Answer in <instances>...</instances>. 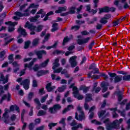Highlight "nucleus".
<instances>
[{
    "label": "nucleus",
    "instance_id": "1",
    "mask_svg": "<svg viewBox=\"0 0 130 130\" xmlns=\"http://www.w3.org/2000/svg\"><path fill=\"white\" fill-rule=\"evenodd\" d=\"M108 75H109L110 78V81L111 83L113 82V78H114V82L115 84H117V83H119V82H121V81H124V82H126L127 81H130V74L128 75H117L115 73H111L108 72Z\"/></svg>",
    "mask_w": 130,
    "mask_h": 130
},
{
    "label": "nucleus",
    "instance_id": "43",
    "mask_svg": "<svg viewBox=\"0 0 130 130\" xmlns=\"http://www.w3.org/2000/svg\"><path fill=\"white\" fill-rule=\"evenodd\" d=\"M5 25H9V26H16L18 25V22H12V21H8L5 22Z\"/></svg>",
    "mask_w": 130,
    "mask_h": 130
},
{
    "label": "nucleus",
    "instance_id": "60",
    "mask_svg": "<svg viewBox=\"0 0 130 130\" xmlns=\"http://www.w3.org/2000/svg\"><path fill=\"white\" fill-rule=\"evenodd\" d=\"M38 7H39V5H35V4L34 3H32V4H31L29 6V9L30 8H32V9H35V8H38Z\"/></svg>",
    "mask_w": 130,
    "mask_h": 130
},
{
    "label": "nucleus",
    "instance_id": "33",
    "mask_svg": "<svg viewBox=\"0 0 130 130\" xmlns=\"http://www.w3.org/2000/svg\"><path fill=\"white\" fill-rule=\"evenodd\" d=\"M123 121L122 118H120L119 120L116 119L113 121V124L115 125L116 126H117L120 123H121Z\"/></svg>",
    "mask_w": 130,
    "mask_h": 130
},
{
    "label": "nucleus",
    "instance_id": "24",
    "mask_svg": "<svg viewBox=\"0 0 130 130\" xmlns=\"http://www.w3.org/2000/svg\"><path fill=\"white\" fill-rule=\"evenodd\" d=\"M111 111H114V113H113V118H117L118 117V114L115 112L117 111V108H112L109 109Z\"/></svg>",
    "mask_w": 130,
    "mask_h": 130
},
{
    "label": "nucleus",
    "instance_id": "57",
    "mask_svg": "<svg viewBox=\"0 0 130 130\" xmlns=\"http://www.w3.org/2000/svg\"><path fill=\"white\" fill-rule=\"evenodd\" d=\"M97 67V65L95 63H91L89 67V70H94Z\"/></svg>",
    "mask_w": 130,
    "mask_h": 130
},
{
    "label": "nucleus",
    "instance_id": "2",
    "mask_svg": "<svg viewBox=\"0 0 130 130\" xmlns=\"http://www.w3.org/2000/svg\"><path fill=\"white\" fill-rule=\"evenodd\" d=\"M113 95H117L118 98V101L120 105L123 106V105H125V104H126V103H127V100H128L127 99H124L122 101V99H123V96H122V91L120 90L115 91L114 92Z\"/></svg>",
    "mask_w": 130,
    "mask_h": 130
},
{
    "label": "nucleus",
    "instance_id": "9",
    "mask_svg": "<svg viewBox=\"0 0 130 130\" xmlns=\"http://www.w3.org/2000/svg\"><path fill=\"white\" fill-rule=\"evenodd\" d=\"M12 98V95L10 92L8 93V94H4L3 96L0 100V104H3V102H4V100L7 99V102H10L11 101V99Z\"/></svg>",
    "mask_w": 130,
    "mask_h": 130
},
{
    "label": "nucleus",
    "instance_id": "14",
    "mask_svg": "<svg viewBox=\"0 0 130 130\" xmlns=\"http://www.w3.org/2000/svg\"><path fill=\"white\" fill-rule=\"evenodd\" d=\"M37 60V58H34L28 64L25 63V67H28L29 68V71H32L33 70V64H34V62Z\"/></svg>",
    "mask_w": 130,
    "mask_h": 130
},
{
    "label": "nucleus",
    "instance_id": "45",
    "mask_svg": "<svg viewBox=\"0 0 130 130\" xmlns=\"http://www.w3.org/2000/svg\"><path fill=\"white\" fill-rule=\"evenodd\" d=\"M100 22L101 24H103V25H105V24H107L108 20H107L106 18L103 17L101 19Z\"/></svg>",
    "mask_w": 130,
    "mask_h": 130
},
{
    "label": "nucleus",
    "instance_id": "32",
    "mask_svg": "<svg viewBox=\"0 0 130 130\" xmlns=\"http://www.w3.org/2000/svg\"><path fill=\"white\" fill-rule=\"evenodd\" d=\"M79 89L80 90H82L83 93H87L88 91H89V87L82 85L80 86Z\"/></svg>",
    "mask_w": 130,
    "mask_h": 130
},
{
    "label": "nucleus",
    "instance_id": "61",
    "mask_svg": "<svg viewBox=\"0 0 130 130\" xmlns=\"http://www.w3.org/2000/svg\"><path fill=\"white\" fill-rule=\"evenodd\" d=\"M100 77H103L105 80L108 79V75H106L105 73H100Z\"/></svg>",
    "mask_w": 130,
    "mask_h": 130
},
{
    "label": "nucleus",
    "instance_id": "36",
    "mask_svg": "<svg viewBox=\"0 0 130 130\" xmlns=\"http://www.w3.org/2000/svg\"><path fill=\"white\" fill-rule=\"evenodd\" d=\"M34 102L36 104H37L38 106L37 107V109H40V107H41V103H40V101H39V99L36 98L34 99Z\"/></svg>",
    "mask_w": 130,
    "mask_h": 130
},
{
    "label": "nucleus",
    "instance_id": "58",
    "mask_svg": "<svg viewBox=\"0 0 130 130\" xmlns=\"http://www.w3.org/2000/svg\"><path fill=\"white\" fill-rule=\"evenodd\" d=\"M39 69H40V66H39L38 64H36L32 68L34 72H38Z\"/></svg>",
    "mask_w": 130,
    "mask_h": 130
},
{
    "label": "nucleus",
    "instance_id": "31",
    "mask_svg": "<svg viewBox=\"0 0 130 130\" xmlns=\"http://www.w3.org/2000/svg\"><path fill=\"white\" fill-rule=\"evenodd\" d=\"M51 77L52 78V80H55V81H57V82H58V81H60V80H61V78L60 76H57L56 78V75L55 74H52L51 75Z\"/></svg>",
    "mask_w": 130,
    "mask_h": 130
},
{
    "label": "nucleus",
    "instance_id": "5",
    "mask_svg": "<svg viewBox=\"0 0 130 130\" xmlns=\"http://www.w3.org/2000/svg\"><path fill=\"white\" fill-rule=\"evenodd\" d=\"M24 28H27L28 30L31 31L30 32V35H35L36 34L35 31L36 29V25H34L33 23H30L29 21L26 22L24 25Z\"/></svg>",
    "mask_w": 130,
    "mask_h": 130
},
{
    "label": "nucleus",
    "instance_id": "10",
    "mask_svg": "<svg viewBox=\"0 0 130 130\" xmlns=\"http://www.w3.org/2000/svg\"><path fill=\"white\" fill-rule=\"evenodd\" d=\"M35 53L37 56L38 59H42V58H43V55H46L47 52L46 51L44 50H42L35 52Z\"/></svg>",
    "mask_w": 130,
    "mask_h": 130
},
{
    "label": "nucleus",
    "instance_id": "26",
    "mask_svg": "<svg viewBox=\"0 0 130 130\" xmlns=\"http://www.w3.org/2000/svg\"><path fill=\"white\" fill-rule=\"evenodd\" d=\"M0 82H3V84H6V83L9 82V78H8V77L5 78V76L2 74L0 77Z\"/></svg>",
    "mask_w": 130,
    "mask_h": 130
},
{
    "label": "nucleus",
    "instance_id": "15",
    "mask_svg": "<svg viewBox=\"0 0 130 130\" xmlns=\"http://www.w3.org/2000/svg\"><path fill=\"white\" fill-rule=\"evenodd\" d=\"M100 12L99 14H102V13H109L110 12V8L108 6H105L104 8L99 9Z\"/></svg>",
    "mask_w": 130,
    "mask_h": 130
},
{
    "label": "nucleus",
    "instance_id": "12",
    "mask_svg": "<svg viewBox=\"0 0 130 130\" xmlns=\"http://www.w3.org/2000/svg\"><path fill=\"white\" fill-rule=\"evenodd\" d=\"M46 89L47 90V92H52L54 89L56 88L55 86H51V82H49L46 85Z\"/></svg>",
    "mask_w": 130,
    "mask_h": 130
},
{
    "label": "nucleus",
    "instance_id": "21",
    "mask_svg": "<svg viewBox=\"0 0 130 130\" xmlns=\"http://www.w3.org/2000/svg\"><path fill=\"white\" fill-rule=\"evenodd\" d=\"M10 38V37H6L4 38V40L5 41V43L4 44V46H7L8 44H10L12 41H13V40H15V38H11L8 41V40Z\"/></svg>",
    "mask_w": 130,
    "mask_h": 130
},
{
    "label": "nucleus",
    "instance_id": "37",
    "mask_svg": "<svg viewBox=\"0 0 130 130\" xmlns=\"http://www.w3.org/2000/svg\"><path fill=\"white\" fill-rule=\"evenodd\" d=\"M4 119V122L6 123V124H9V116L7 115V113L3 114Z\"/></svg>",
    "mask_w": 130,
    "mask_h": 130
},
{
    "label": "nucleus",
    "instance_id": "20",
    "mask_svg": "<svg viewBox=\"0 0 130 130\" xmlns=\"http://www.w3.org/2000/svg\"><path fill=\"white\" fill-rule=\"evenodd\" d=\"M93 98L92 94L91 93H87L85 96V101L86 103L90 102V101H93Z\"/></svg>",
    "mask_w": 130,
    "mask_h": 130
},
{
    "label": "nucleus",
    "instance_id": "49",
    "mask_svg": "<svg viewBox=\"0 0 130 130\" xmlns=\"http://www.w3.org/2000/svg\"><path fill=\"white\" fill-rule=\"evenodd\" d=\"M57 124L56 123H49L48 125V126L49 127V129H52V127L56 126V125Z\"/></svg>",
    "mask_w": 130,
    "mask_h": 130
},
{
    "label": "nucleus",
    "instance_id": "42",
    "mask_svg": "<svg viewBox=\"0 0 130 130\" xmlns=\"http://www.w3.org/2000/svg\"><path fill=\"white\" fill-rule=\"evenodd\" d=\"M43 29V25H38V26H36V31L39 33V32H41Z\"/></svg>",
    "mask_w": 130,
    "mask_h": 130
},
{
    "label": "nucleus",
    "instance_id": "27",
    "mask_svg": "<svg viewBox=\"0 0 130 130\" xmlns=\"http://www.w3.org/2000/svg\"><path fill=\"white\" fill-rule=\"evenodd\" d=\"M64 54V51H62V50H55L53 51V52H52V54H53V55H55V54H57V55H58L59 54Z\"/></svg>",
    "mask_w": 130,
    "mask_h": 130
},
{
    "label": "nucleus",
    "instance_id": "52",
    "mask_svg": "<svg viewBox=\"0 0 130 130\" xmlns=\"http://www.w3.org/2000/svg\"><path fill=\"white\" fill-rule=\"evenodd\" d=\"M117 73L119 75H124V76H127L128 75V72L123 71H118L117 72Z\"/></svg>",
    "mask_w": 130,
    "mask_h": 130
},
{
    "label": "nucleus",
    "instance_id": "7",
    "mask_svg": "<svg viewBox=\"0 0 130 130\" xmlns=\"http://www.w3.org/2000/svg\"><path fill=\"white\" fill-rule=\"evenodd\" d=\"M20 85L23 86L25 90H28L30 88V79H25L20 83Z\"/></svg>",
    "mask_w": 130,
    "mask_h": 130
},
{
    "label": "nucleus",
    "instance_id": "48",
    "mask_svg": "<svg viewBox=\"0 0 130 130\" xmlns=\"http://www.w3.org/2000/svg\"><path fill=\"white\" fill-rule=\"evenodd\" d=\"M114 126H116L115 125L113 124V122L112 124H109L106 126L107 130H112V128H114Z\"/></svg>",
    "mask_w": 130,
    "mask_h": 130
},
{
    "label": "nucleus",
    "instance_id": "56",
    "mask_svg": "<svg viewBox=\"0 0 130 130\" xmlns=\"http://www.w3.org/2000/svg\"><path fill=\"white\" fill-rule=\"evenodd\" d=\"M112 23L113 24L112 27H116V26L119 25V19H117L116 21L112 22Z\"/></svg>",
    "mask_w": 130,
    "mask_h": 130
},
{
    "label": "nucleus",
    "instance_id": "25",
    "mask_svg": "<svg viewBox=\"0 0 130 130\" xmlns=\"http://www.w3.org/2000/svg\"><path fill=\"white\" fill-rule=\"evenodd\" d=\"M57 44H58V41H55L53 45L47 46V47H46V49H47V50H50V49H51V48H56Z\"/></svg>",
    "mask_w": 130,
    "mask_h": 130
},
{
    "label": "nucleus",
    "instance_id": "18",
    "mask_svg": "<svg viewBox=\"0 0 130 130\" xmlns=\"http://www.w3.org/2000/svg\"><path fill=\"white\" fill-rule=\"evenodd\" d=\"M15 15L17 16V17H19V18H22V17H28V16H30V13H22L20 12H15Z\"/></svg>",
    "mask_w": 130,
    "mask_h": 130
},
{
    "label": "nucleus",
    "instance_id": "47",
    "mask_svg": "<svg viewBox=\"0 0 130 130\" xmlns=\"http://www.w3.org/2000/svg\"><path fill=\"white\" fill-rule=\"evenodd\" d=\"M74 97H75V98H77L78 100H83V99H84V96L80 94V93H79V90H78V93L76 94V96H74Z\"/></svg>",
    "mask_w": 130,
    "mask_h": 130
},
{
    "label": "nucleus",
    "instance_id": "30",
    "mask_svg": "<svg viewBox=\"0 0 130 130\" xmlns=\"http://www.w3.org/2000/svg\"><path fill=\"white\" fill-rule=\"evenodd\" d=\"M49 37H50V34L48 33L45 36L44 39L43 40V41L42 42V44H44L45 43L48 41L49 40Z\"/></svg>",
    "mask_w": 130,
    "mask_h": 130
},
{
    "label": "nucleus",
    "instance_id": "40",
    "mask_svg": "<svg viewBox=\"0 0 130 130\" xmlns=\"http://www.w3.org/2000/svg\"><path fill=\"white\" fill-rule=\"evenodd\" d=\"M76 7H71L70 8L68 13L71 14H75L76 13Z\"/></svg>",
    "mask_w": 130,
    "mask_h": 130
},
{
    "label": "nucleus",
    "instance_id": "35",
    "mask_svg": "<svg viewBox=\"0 0 130 130\" xmlns=\"http://www.w3.org/2000/svg\"><path fill=\"white\" fill-rule=\"evenodd\" d=\"M40 18V15H37L34 16V17L31 18L30 19V22H33L34 23H35L36 22H37V20Z\"/></svg>",
    "mask_w": 130,
    "mask_h": 130
},
{
    "label": "nucleus",
    "instance_id": "59",
    "mask_svg": "<svg viewBox=\"0 0 130 130\" xmlns=\"http://www.w3.org/2000/svg\"><path fill=\"white\" fill-rule=\"evenodd\" d=\"M47 97H48V94H46L44 96H43L41 100V103H44V102L46 101V100L47 99Z\"/></svg>",
    "mask_w": 130,
    "mask_h": 130
},
{
    "label": "nucleus",
    "instance_id": "29",
    "mask_svg": "<svg viewBox=\"0 0 130 130\" xmlns=\"http://www.w3.org/2000/svg\"><path fill=\"white\" fill-rule=\"evenodd\" d=\"M66 89H67V85H62L61 87H58L57 90L59 93H61L64 92Z\"/></svg>",
    "mask_w": 130,
    "mask_h": 130
},
{
    "label": "nucleus",
    "instance_id": "63",
    "mask_svg": "<svg viewBox=\"0 0 130 130\" xmlns=\"http://www.w3.org/2000/svg\"><path fill=\"white\" fill-rule=\"evenodd\" d=\"M104 17L106 18V20H108L111 18V14H105Z\"/></svg>",
    "mask_w": 130,
    "mask_h": 130
},
{
    "label": "nucleus",
    "instance_id": "62",
    "mask_svg": "<svg viewBox=\"0 0 130 130\" xmlns=\"http://www.w3.org/2000/svg\"><path fill=\"white\" fill-rule=\"evenodd\" d=\"M86 60H87V57H86V56H84L82 57V59L80 62V64H84V63H86Z\"/></svg>",
    "mask_w": 130,
    "mask_h": 130
},
{
    "label": "nucleus",
    "instance_id": "46",
    "mask_svg": "<svg viewBox=\"0 0 130 130\" xmlns=\"http://www.w3.org/2000/svg\"><path fill=\"white\" fill-rule=\"evenodd\" d=\"M105 113H106V110H101L100 112H99L98 114L99 118H101L102 116H104Z\"/></svg>",
    "mask_w": 130,
    "mask_h": 130
},
{
    "label": "nucleus",
    "instance_id": "4",
    "mask_svg": "<svg viewBox=\"0 0 130 130\" xmlns=\"http://www.w3.org/2000/svg\"><path fill=\"white\" fill-rule=\"evenodd\" d=\"M59 62V59L58 58H57L55 59L54 62L53 63V66L52 67V70H53V73L54 74H59V73H61V71H62V67H60L57 69L56 68H58V67H60V64Z\"/></svg>",
    "mask_w": 130,
    "mask_h": 130
},
{
    "label": "nucleus",
    "instance_id": "41",
    "mask_svg": "<svg viewBox=\"0 0 130 130\" xmlns=\"http://www.w3.org/2000/svg\"><path fill=\"white\" fill-rule=\"evenodd\" d=\"M5 55H6V51L3 50L0 52V58H1V61H3V60H5V57H4Z\"/></svg>",
    "mask_w": 130,
    "mask_h": 130
},
{
    "label": "nucleus",
    "instance_id": "8",
    "mask_svg": "<svg viewBox=\"0 0 130 130\" xmlns=\"http://www.w3.org/2000/svg\"><path fill=\"white\" fill-rule=\"evenodd\" d=\"M77 57V56H73L70 58L69 62L71 66V68H75L78 66Z\"/></svg>",
    "mask_w": 130,
    "mask_h": 130
},
{
    "label": "nucleus",
    "instance_id": "6",
    "mask_svg": "<svg viewBox=\"0 0 130 130\" xmlns=\"http://www.w3.org/2000/svg\"><path fill=\"white\" fill-rule=\"evenodd\" d=\"M17 31L20 34L17 37V38H21L22 36H23V37H26V36L28 35V34H27V32L26 31V29H24L21 26H20L18 28Z\"/></svg>",
    "mask_w": 130,
    "mask_h": 130
},
{
    "label": "nucleus",
    "instance_id": "39",
    "mask_svg": "<svg viewBox=\"0 0 130 130\" xmlns=\"http://www.w3.org/2000/svg\"><path fill=\"white\" fill-rule=\"evenodd\" d=\"M46 115V111L41 110L39 111L37 115V116H43Z\"/></svg>",
    "mask_w": 130,
    "mask_h": 130
},
{
    "label": "nucleus",
    "instance_id": "19",
    "mask_svg": "<svg viewBox=\"0 0 130 130\" xmlns=\"http://www.w3.org/2000/svg\"><path fill=\"white\" fill-rule=\"evenodd\" d=\"M15 110L17 111L18 113H19L20 107H19V106H18V105H12L10 106V111H15Z\"/></svg>",
    "mask_w": 130,
    "mask_h": 130
},
{
    "label": "nucleus",
    "instance_id": "55",
    "mask_svg": "<svg viewBox=\"0 0 130 130\" xmlns=\"http://www.w3.org/2000/svg\"><path fill=\"white\" fill-rule=\"evenodd\" d=\"M95 45V40L92 41V42L88 45V49H92L93 46Z\"/></svg>",
    "mask_w": 130,
    "mask_h": 130
},
{
    "label": "nucleus",
    "instance_id": "50",
    "mask_svg": "<svg viewBox=\"0 0 130 130\" xmlns=\"http://www.w3.org/2000/svg\"><path fill=\"white\" fill-rule=\"evenodd\" d=\"M33 96H34V92H30L28 95V100L29 101H31V100H32V98H33Z\"/></svg>",
    "mask_w": 130,
    "mask_h": 130
},
{
    "label": "nucleus",
    "instance_id": "16",
    "mask_svg": "<svg viewBox=\"0 0 130 130\" xmlns=\"http://www.w3.org/2000/svg\"><path fill=\"white\" fill-rule=\"evenodd\" d=\"M70 88H73V94L74 95V96H75L76 97V96L77 95V94H79V89H78V87H77L76 86H75V84H72L70 85Z\"/></svg>",
    "mask_w": 130,
    "mask_h": 130
},
{
    "label": "nucleus",
    "instance_id": "3",
    "mask_svg": "<svg viewBox=\"0 0 130 130\" xmlns=\"http://www.w3.org/2000/svg\"><path fill=\"white\" fill-rule=\"evenodd\" d=\"M77 110L81 114H78V112L75 113V119L79 121H83L86 119V116H85V113L83 111L82 107L78 106L77 107Z\"/></svg>",
    "mask_w": 130,
    "mask_h": 130
},
{
    "label": "nucleus",
    "instance_id": "44",
    "mask_svg": "<svg viewBox=\"0 0 130 130\" xmlns=\"http://www.w3.org/2000/svg\"><path fill=\"white\" fill-rule=\"evenodd\" d=\"M30 44H31V42L30 41L25 42L24 49H28L29 48V46H30Z\"/></svg>",
    "mask_w": 130,
    "mask_h": 130
},
{
    "label": "nucleus",
    "instance_id": "38",
    "mask_svg": "<svg viewBox=\"0 0 130 130\" xmlns=\"http://www.w3.org/2000/svg\"><path fill=\"white\" fill-rule=\"evenodd\" d=\"M32 46H37L39 44V38H36L32 42Z\"/></svg>",
    "mask_w": 130,
    "mask_h": 130
},
{
    "label": "nucleus",
    "instance_id": "51",
    "mask_svg": "<svg viewBox=\"0 0 130 130\" xmlns=\"http://www.w3.org/2000/svg\"><path fill=\"white\" fill-rule=\"evenodd\" d=\"M91 123H94V124H96V125H101L102 123L101 122H100L99 121H97L96 119H93L91 121Z\"/></svg>",
    "mask_w": 130,
    "mask_h": 130
},
{
    "label": "nucleus",
    "instance_id": "64",
    "mask_svg": "<svg viewBox=\"0 0 130 130\" xmlns=\"http://www.w3.org/2000/svg\"><path fill=\"white\" fill-rule=\"evenodd\" d=\"M126 123L127 124V126L126 127L127 130H129L130 129V118L128 119Z\"/></svg>",
    "mask_w": 130,
    "mask_h": 130
},
{
    "label": "nucleus",
    "instance_id": "28",
    "mask_svg": "<svg viewBox=\"0 0 130 130\" xmlns=\"http://www.w3.org/2000/svg\"><path fill=\"white\" fill-rule=\"evenodd\" d=\"M49 62V59H47L46 60H45L43 62H42L40 66L41 68H46V67H47V64H48V63Z\"/></svg>",
    "mask_w": 130,
    "mask_h": 130
},
{
    "label": "nucleus",
    "instance_id": "22",
    "mask_svg": "<svg viewBox=\"0 0 130 130\" xmlns=\"http://www.w3.org/2000/svg\"><path fill=\"white\" fill-rule=\"evenodd\" d=\"M67 11V7H59L58 10L55 11L56 14H60L61 12H66Z\"/></svg>",
    "mask_w": 130,
    "mask_h": 130
},
{
    "label": "nucleus",
    "instance_id": "54",
    "mask_svg": "<svg viewBox=\"0 0 130 130\" xmlns=\"http://www.w3.org/2000/svg\"><path fill=\"white\" fill-rule=\"evenodd\" d=\"M97 20H98V18L96 17H93L92 21H88V25H91V24H94V22H97Z\"/></svg>",
    "mask_w": 130,
    "mask_h": 130
},
{
    "label": "nucleus",
    "instance_id": "13",
    "mask_svg": "<svg viewBox=\"0 0 130 130\" xmlns=\"http://www.w3.org/2000/svg\"><path fill=\"white\" fill-rule=\"evenodd\" d=\"M48 73H49L48 70H39L37 71V76L39 78V77H41L42 76L47 75Z\"/></svg>",
    "mask_w": 130,
    "mask_h": 130
},
{
    "label": "nucleus",
    "instance_id": "17",
    "mask_svg": "<svg viewBox=\"0 0 130 130\" xmlns=\"http://www.w3.org/2000/svg\"><path fill=\"white\" fill-rule=\"evenodd\" d=\"M108 86H109V83H108V82H102L101 84V87L103 88L102 92H106L108 89L107 87Z\"/></svg>",
    "mask_w": 130,
    "mask_h": 130
},
{
    "label": "nucleus",
    "instance_id": "23",
    "mask_svg": "<svg viewBox=\"0 0 130 130\" xmlns=\"http://www.w3.org/2000/svg\"><path fill=\"white\" fill-rule=\"evenodd\" d=\"M71 39H73V35H70V38H69L68 36L64 38L63 40L62 45L64 46V45H66V43L69 42Z\"/></svg>",
    "mask_w": 130,
    "mask_h": 130
},
{
    "label": "nucleus",
    "instance_id": "34",
    "mask_svg": "<svg viewBox=\"0 0 130 130\" xmlns=\"http://www.w3.org/2000/svg\"><path fill=\"white\" fill-rule=\"evenodd\" d=\"M53 111H55V112H56L57 110H59V109L61 108V106H60V105L59 104H55L53 105Z\"/></svg>",
    "mask_w": 130,
    "mask_h": 130
},
{
    "label": "nucleus",
    "instance_id": "11",
    "mask_svg": "<svg viewBox=\"0 0 130 130\" xmlns=\"http://www.w3.org/2000/svg\"><path fill=\"white\" fill-rule=\"evenodd\" d=\"M90 39H91V38L90 37H87L83 39H78L77 44H79V45H83V44H86V43H88V42H89V40H90Z\"/></svg>",
    "mask_w": 130,
    "mask_h": 130
},
{
    "label": "nucleus",
    "instance_id": "53",
    "mask_svg": "<svg viewBox=\"0 0 130 130\" xmlns=\"http://www.w3.org/2000/svg\"><path fill=\"white\" fill-rule=\"evenodd\" d=\"M81 26L80 25H74L71 27V30H74L75 31H78L80 29Z\"/></svg>",
    "mask_w": 130,
    "mask_h": 130
}]
</instances>
